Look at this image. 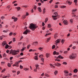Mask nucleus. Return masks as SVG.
Masks as SVG:
<instances>
[{
	"label": "nucleus",
	"instance_id": "nucleus-38",
	"mask_svg": "<svg viewBox=\"0 0 78 78\" xmlns=\"http://www.w3.org/2000/svg\"><path fill=\"white\" fill-rule=\"evenodd\" d=\"M63 64H65V65H67V62H64L63 63Z\"/></svg>",
	"mask_w": 78,
	"mask_h": 78
},
{
	"label": "nucleus",
	"instance_id": "nucleus-8",
	"mask_svg": "<svg viewBox=\"0 0 78 78\" xmlns=\"http://www.w3.org/2000/svg\"><path fill=\"white\" fill-rule=\"evenodd\" d=\"M63 23L64 25H67V24H68V23L67 22V20H64L63 21Z\"/></svg>",
	"mask_w": 78,
	"mask_h": 78
},
{
	"label": "nucleus",
	"instance_id": "nucleus-19",
	"mask_svg": "<svg viewBox=\"0 0 78 78\" xmlns=\"http://www.w3.org/2000/svg\"><path fill=\"white\" fill-rule=\"evenodd\" d=\"M6 43L5 42V41H4L3 42V43H2V46H4L5 45H6Z\"/></svg>",
	"mask_w": 78,
	"mask_h": 78
},
{
	"label": "nucleus",
	"instance_id": "nucleus-23",
	"mask_svg": "<svg viewBox=\"0 0 78 78\" xmlns=\"http://www.w3.org/2000/svg\"><path fill=\"white\" fill-rule=\"evenodd\" d=\"M43 14L45 13V8H44L43 10Z\"/></svg>",
	"mask_w": 78,
	"mask_h": 78
},
{
	"label": "nucleus",
	"instance_id": "nucleus-37",
	"mask_svg": "<svg viewBox=\"0 0 78 78\" xmlns=\"http://www.w3.org/2000/svg\"><path fill=\"white\" fill-rule=\"evenodd\" d=\"M68 3H69V5H71V4H72V2H71L69 1L68 2Z\"/></svg>",
	"mask_w": 78,
	"mask_h": 78
},
{
	"label": "nucleus",
	"instance_id": "nucleus-54",
	"mask_svg": "<svg viewBox=\"0 0 78 78\" xmlns=\"http://www.w3.org/2000/svg\"><path fill=\"white\" fill-rule=\"evenodd\" d=\"M20 55L21 56H23V52H21L20 53Z\"/></svg>",
	"mask_w": 78,
	"mask_h": 78
},
{
	"label": "nucleus",
	"instance_id": "nucleus-63",
	"mask_svg": "<svg viewBox=\"0 0 78 78\" xmlns=\"http://www.w3.org/2000/svg\"><path fill=\"white\" fill-rule=\"evenodd\" d=\"M19 73H20V71H18L17 72V75H19Z\"/></svg>",
	"mask_w": 78,
	"mask_h": 78
},
{
	"label": "nucleus",
	"instance_id": "nucleus-36",
	"mask_svg": "<svg viewBox=\"0 0 78 78\" xmlns=\"http://www.w3.org/2000/svg\"><path fill=\"white\" fill-rule=\"evenodd\" d=\"M57 36H58V35H57V34H55L54 35L55 38H56V37H57Z\"/></svg>",
	"mask_w": 78,
	"mask_h": 78
},
{
	"label": "nucleus",
	"instance_id": "nucleus-52",
	"mask_svg": "<svg viewBox=\"0 0 78 78\" xmlns=\"http://www.w3.org/2000/svg\"><path fill=\"white\" fill-rule=\"evenodd\" d=\"M13 58V57H10V60H12V59Z\"/></svg>",
	"mask_w": 78,
	"mask_h": 78
},
{
	"label": "nucleus",
	"instance_id": "nucleus-1",
	"mask_svg": "<svg viewBox=\"0 0 78 78\" xmlns=\"http://www.w3.org/2000/svg\"><path fill=\"white\" fill-rule=\"evenodd\" d=\"M37 28V26L34 24H30V26L29 27V28L33 31L36 30Z\"/></svg>",
	"mask_w": 78,
	"mask_h": 78
},
{
	"label": "nucleus",
	"instance_id": "nucleus-9",
	"mask_svg": "<svg viewBox=\"0 0 78 78\" xmlns=\"http://www.w3.org/2000/svg\"><path fill=\"white\" fill-rule=\"evenodd\" d=\"M53 54L54 55H59V52H57L56 51H54Z\"/></svg>",
	"mask_w": 78,
	"mask_h": 78
},
{
	"label": "nucleus",
	"instance_id": "nucleus-64",
	"mask_svg": "<svg viewBox=\"0 0 78 78\" xmlns=\"http://www.w3.org/2000/svg\"><path fill=\"white\" fill-rule=\"evenodd\" d=\"M50 66H51V67H55V66H53L51 64H50Z\"/></svg>",
	"mask_w": 78,
	"mask_h": 78
},
{
	"label": "nucleus",
	"instance_id": "nucleus-4",
	"mask_svg": "<svg viewBox=\"0 0 78 78\" xmlns=\"http://www.w3.org/2000/svg\"><path fill=\"white\" fill-rule=\"evenodd\" d=\"M30 31L28 29H27L23 33V34H26L27 35L28 33H30Z\"/></svg>",
	"mask_w": 78,
	"mask_h": 78
},
{
	"label": "nucleus",
	"instance_id": "nucleus-3",
	"mask_svg": "<svg viewBox=\"0 0 78 78\" xmlns=\"http://www.w3.org/2000/svg\"><path fill=\"white\" fill-rule=\"evenodd\" d=\"M76 53H72L71 55H69V57L70 59H75V58H76Z\"/></svg>",
	"mask_w": 78,
	"mask_h": 78
},
{
	"label": "nucleus",
	"instance_id": "nucleus-17",
	"mask_svg": "<svg viewBox=\"0 0 78 78\" xmlns=\"http://www.w3.org/2000/svg\"><path fill=\"white\" fill-rule=\"evenodd\" d=\"M22 19H23V20L25 19V18H26V15H23L22 16Z\"/></svg>",
	"mask_w": 78,
	"mask_h": 78
},
{
	"label": "nucleus",
	"instance_id": "nucleus-7",
	"mask_svg": "<svg viewBox=\"0 0 78 78\" xmlns=\"http://www.w3.org/2000/svg\"><path fill=\"white\" fill-rule=\"evenodd\" d=\"M52 17L54 20H57L58 19L57 18H56V17H57V15L52 16Z\"/></svg>",
	"mask_w": 78,
	"mask_h": 78
},
{
	"label": "nucleus",
	"instance_id": "nucleus-32",
	"mask_svg": "<svg viewBox=\"0 0 78 78\" xmlns=\"http://www.w3.org/2000/svg\"><path fill=\"white\" fill-rule=\"evenodd\" d=\"M55 48V45H54L52 46V49H54V48Z\"/></svg>",
	"mask_w": 78,
	"mask_h": 78
},
{
	"label": "nucleus",
	"instance_id": "nucleus-28",
	"mask_svg": "<svg viewBox=\"0 0 78 78\" xmlns=\"http://www.w3.org/2000/svg\"><path fill=\"white\" fill-rule=\"evenodd\" d=\"M77 11V9H74L72 10V12H75Z\"/></svg>",
	"mask_w": 78,
	"mask_h": 78
},
{
	"label": "nucleus",
	"instance_id": "nucleus-44",
	"mask_svg": "<svg viewBox=\"0 0 78 78\" xmlns=\"http://www.w3.org/2000/svg\"><path fill=\"white\" fill-rule=\"evenodd\" d=\"M41 60L42 61H43V62H44V59L43 58H41Z\"/></svg>",
	"mask_w": 78,
	"mask_h": 78
},
{
	"label": "nucleus",
	"instance_id": "nucleus-34",
	"mask_svg": "<svg viewBox=\"0 0 78 78\" xmlns=\"http://www.w3.org/2000/svg\"><path fill=\"white\" fill-rule=\"evenodd\" d=\"M66 7L64 5H62L61 7V8H65Z\"/></svg>",
	"mask_w": 78,
	"mask_h": 78
},
{
	"label": "nucleus",
	"instance_id": "nucleus-15",
	"mask_svg": "<svg viewBox=\"0 0 78 78\" xmlns=\"http://www.w3.org/2000/svg\"><path fill=\"white\" fill-rule=\"evenodd\" d=\"M60 40H61L60 39H58L57 41H55L56 44H57V43H59V41H60Z\"/></svg>",
	"mask_w": 78,
	"mask_h": 78
},
{
	"label": "nucleus",
	"instance_id": "nucleus-13",
	"mask_svg": "<svg viewBox=\"0 0 78 78\" xmlns=\"http://www.w3.org/2000/svg\"><path fill=\"white\" fill-rule=\"evenodd\" d=\"M25 48H26V47H23V48L21 50V51H23L25 50Z\"/></svg>",
	"mask_w": 78,
	"mask_h": 78
},
{
	"label": "nucleus",
	"instance_id": "nucleus-24",
	"mask_svg": "<svg viewBox=\"0 0 78 78\" xmlns=\"http://www.w3.org/2000/svg\"><path fill=\"white\" fill-rule=\"evenodd\" d=\"M46 56L47 58H48V57H49V54L48 53L46 54Z\"/></svg>",
	"mask_w": 78,
	"mask_h": 78
},
{
	"label": "nucleus",
	"instance_id": "nucleus-53",
	"mask_svg": "<svg viewBox=\"0 0 78 78\" xmlns=\"http://www.w3.org/2000/svg\"><path fill=\"white\" fill-rule=\"evenodd\" d=\"M41 56H43V55H41L39 56V57L41 58Z\"/></svg>",
	"mask_w": 78,
	"mask_h": 78
},
{
	"label": "nucleus",
	"instance_id": "nucleus-48",
	"mask_svg": "<svg viewBox=\"0 0 78 78\" xmlns=\"http://www.w3.org/2000/svg\"><path fill=\"white\" fill-rule=\"evenodd\" d=\"M44 25H45V23H44V22H43L42 23V26H44Z\"/></svg>",
	"mask_w": 78,
	"mask_h": 78
},
{
	"label": "nucleus",
	"instance_id": "nucleus-56",
	"mask_svg": "<svg viewBox=\"0 0 78 78\" xmlns=\"http://www.w3.org/2000/svg\"><path fill=\"white\" fill-rule=\"evenodd\" d=\"M0 40H2V39H3V37H0Z\"/></svg>",
	"mask_w": 78,
	"mask_h": 78
},
{
	"label": "nucleus",
	"instance_id": "nucleus-43",
	"mask_svg": "<svg viewBox=\"0 0 78 78\" xmlns=\"http://www.w3.org/2000/svg\"><path fill=\"white\" fill-rule=\"evenodd\" d=\"M22 44V42H19L18 44V45H20Z\"/></svg>",
	"mask_w": 78,
	"mask_h": 78
},
{
	"label": "nucleus",
	"instance_id": "nucleus-5",
	"mask_svg": "<svg viewBox=\"0 0 78 78\" xmlns=\"http://www.w3.org/2000/svg\"><path fill=\"white\" fill-rule=\"evenodd\" d=\"M12 19H14V22H16L18 19H17V18L15 17L14 16H13L12 17Z\"/></svg>",
	"mask_w": 78,
	"mask_h": 78
},
{
	"label": "nucleus",
	"instance_id": "nucleus-46",
	"mask_svg": "<svg viewBox=\"0 0 78 78\" xmlns=\"http://www.w3.org/2000/svg\"><path fill=\"white\" fill-rule=\"evenodd\" d=\"M64 40H62V41H61L62 43L63 44V43H64Z\"/></svg>",
	"mask_w": 78,
	"mask_h": 78
},
{
	"label": "nucleus",
	"instance_id": "nucleus-14",
	"mask_svg": "<svg viewBox=\"0 0 78 78\" xmlns=\"http://www.w3.org/2000/svg\"><path fill=\"white\" fill-rule=\"evenodd\" d=\"M44 75L45 76H47V77H50V75L47 73H45Z\"/></svg>",
	"mask_w": 78,
	"mask_h": 78
},
{
	"label": "nucleus",
	"instance_id": "nucleus-59",
	"mask_svg": "<svg viewBox=\"0 0 78 78\" xmlns=\"http://www.w3.org/2000/svg\"><path fill=\"white\" fill-rule=\"evenodd\" d=\"M29 51H30L31 52V51H33V49H30L29 50Z\"/></svg>",
	"mask_w": 78,
	"mask_h": 78
},
{
	"label": "nucleus",
	"instance_id": "nucleus-60",
	"mask_svg": "<svg viewBox=\"0 0 78 78\" xmlns=\"http://www.w3.org/2000/svg\"><path fill=\"white\" fill-rule=\"evenodd\" d=\"M77 75H73V76H74V77H76Z\"/></svg>",
	"mask_w": 78,
	"mask_h": 78
},
{
	"label": "nucleus",
	"instance_id": "nucleus-21",
	"mask_svg": "<svg viewBox=\"0 0 78 78\" xmlns=\"http://www.w3.org/2000/svg\"><path fill=\"white\" fill-rule=\"evenodd\" d=\"M73 72H74V73H77L78 72V70H77V69H75L74 70Z\"/></svg>",
	"mask_w": 78,
	"mask_h": 78
},
{
	"label": "nucleus",
	"instance_id": "nucleus-35",
	"mask_svg": "<svg viewBox=\"0 0 78 78\" xmlns=\"http://www.w3.org/2000/svg\"><path fill=\"white\" fill-rule=\"evenodd\" d=\"M50 40V38H48L47 39V42H49V41Z\"/></svg>",
	"mask_w": 78,
	"mask_h": 78
},
{
	"label": "nucleus",
	"instance_id": "nucleus-18",
	"mask_svg": "<svg viewBox=\"0 0 78 78\" xmlns=\"http://www.w3.org/2000/svg\"><path fill=\"white\" fill-rule=\"evenodd\" d=\"M17 11H20V7H16Z\"/></svg>",
	"mask_w": 78,
	"mask_h": 78
},
{
	"label": "nucleus",
	"instance_id": "nucleus-29",
	"mask_svg": "<svg viewBox=\"0 0 78 78\" xmlns=\"http://www.w3.org/2000/svg\"><path fill=\"white\" fill-rule=\"evenodd\" d=\"M72 15H73V17H75L76 16V15H75V13L73 12L72 13Z\"/></svg>",
	"mask_w": 78,
	"mask_h": 78
},
{
	"label": "nucleus",
	"instance_id": "nucleus-45",
	"mask_svg": "<svg viewBox=\"0 0 78 78\" xmlns=\"http://www.w3.org/2000/svg\"><path fill=\"white\" fill-rule=\"evenodd\" d=\"M45 22H47V21H48V18H46L45 20Z\"/></svg>",
	"mask_w": 78,
	"mask_h": 78
},
{
	"label": "nucleus",
	"instance_id": "nucleus-10",
	"mask_svg": "<svg viewBox=\"0 0 78 78\" xmlns=\"http://www.w3.org/2000/svg\"><path fill=\"white\" fill-rule=\"evenodd\" d=\"M20 62H19L17 61V62H15V64H16V67H19V64Z\"/></svg>",
	"mask_w": 78,
	"mask_h": 78
},
{
	"label": "nucleus",
	"instance_id": "nucleus-33",
	"mask_svg": "<svg viewBox=\"0 0 78 78\" xmlns=\"http://www.w3.org/2000/svg\"><path fill=\"white\" fill-rule=\"evenodd\" d=\"M23 67L22 66H21V65H20V69H22V68H23Z\"/></svg>",
	"mask_w": 78,
	"mask_h": 78
},
{
	"label": "nucleus",
	"instance_id": "nucleus-26",
	"mask_svg": "<svg viewBox=\"0 0 78 78\" xmlns=\"http://www.w3.org/2000/svg\"><path fill=\"white\" fill-rule=\"evenodd\" d=\"M54 73L55 74V75H56L57 74H58V71H55L54 72Z\"/></svg>",
	"mask_w": 78,
	"mask_h": 78
},
{
	"label": "nucleus",
	"instance_id": "nucleus-25",
	"mask_svg": "<svg viewBox=\"0 0 78 78\" xmlns=\"http://www.w3.org/2000/svg\"><path fill=\"white\" fill-rule=\"evenodd\" d=\"M8 47H9V46L8 45H5V49H7V48H8Z\"/></svg>",
	"mask_w": 78,
	"mask_h": 78
},
{
	"label": "nucleus",
	"instance_id": "nucleus-27",
	"mask_svg": "<svg viewBox=\"0 0 78 78\" xmlns=\"http://www.w3.org/2000/svg\"><path fill=\"white\" fill-rule=\"evenodd\" d=\"M34 59H35V60H37V59H38V58H37V56H35Z\"/></svg>",
	"mask_w": 78,
	"mask_h": 78
},
{
	"label": "nucleus",
	"instance_id": "nucleus-6",
	"mask_svg": "<svg viewBox=\"0 0 78 78\" xmlns=\"http://www.w3.org/2000/svg\"><path fill=\"white\" fill-rule=\"evenodd\" d=\"M64 72L65 74H65L66 76H67L69 75V74H68V73H69V71L65 70V71H64Z\"/></svg>",
	"mask_w": 78,
	"mask_h": 78
},
{
	"label": "nucleus",
	"instance_id": "nucleus-50",
	"mask_svg": "<svg viewBox=\"0 0 78 78\" xmlns=\"http://www.w3.org/2000/svg\"><path fill=\"white\" fill-rule=\"evenodd\" d=\"M6 52L7 53H8L9 52V50H7Z\"/></svg>",
	"mask_w": 78,
	"mask_h": 78
},
{
	"label": "nucleus",
	"instance_id": "nucleus-61",
	"mask_svg": "<svg viewBox=\"0 0 78 78\" xmlns=\"http://www.w3.org/2000/svg\"><path fill=\"white\" fill-rule=\"evenodd\" d=\"M54 14L55 15H58V13L56 12H55V13H54Z\"/></svg>",
	"mask_w": 78,
	"mask_h": 78
},
{
	"label": "nucleus",
	"instance_id": "nucleus-11",
	"mask_svg": "<svg viewBox=\"0 0 78 78\" xmlns=\"http://www.w3.org/2000/svg\"><path fill=\"white\" fill-rule=\"evenodd\" d=\"M55 65L56 66H61V64L58 63H55Z\"/></svg>",
	"mask_w": 78,
	"mask_h": 78
},
{
	"label": "nucleus",
	"instance_id": "nucleus-47",
	"mask_svg": "<svg viewBox=\"0 0 78 78\" xmlns=\"http://www.w3.org/2000/svg\"><path fill=\"white\" fill-rule=\"evenodd\" d=\"M43 49V48H41V47H39L38 48V49H39V50H42V49Z\"/></svg>",
	"mask_w": 78,
	"mask_h": 78
},
{
	"label": "nucleus",
	"instance_id": "nucleus-39",
	"mask_svg": "<svg viewBox=\"0 0 78 78\" xmlns=\"http://www.w3.org/2000/svg\"><path fill=\"white\" fill-rule=\"evenodd\" d=\"M31 46V45H30V44H29L27 46V48L28 49L30 48V47Z\"/></svg>",
	"mask_w": 78,
	"mask_h": 78
},
{
	"label": "nucleus",
	"instance_id": "nucleus-51",
	"mask_svg": "<svg viewBox=\"0 0 78 78\" xmlns=\"http://www.w3.org/2000/svg\"><path fill=\"white\" fill-rule=\"evenodd\" d=\"M16 38H13V42H15V41H16Z\"/></svg>",
	"mask_w": 78,
	"mask_h": 78
},
{
	"label": "nucleus",
	"instance_id": "nucleus-42",
	"mask_svg": "<svg viewBox=\"0 0 78 78\" xmlns=\"http://www.w3.org/2000/svg\"><path fill=\"white\" fill-rule=\"evenodd\" d=\"M7 77H8V76H3V78H6Z\"/></svg>",
	"mask_w": 78,
	"mask_h": 78
},
{
	"label": "nucleus",
	"instance_id": "nucleus-16",
	"mask_svg": "<svg viewBox=\"0 0 78 78\" xmlns=\"http://www.w3.org/2000/svg\"><path fill=\"white\" fill-rule=\"evenodd\" d=\"M38 9L39 12H42V10H41V7H38Z\"/></svg>",
	"mask_w": 78,
	"mask_h": 78
},
{
	"label": "nucleus",
	"instance_id": "nucleus-49",
	"mask_svg": "<svg viewBox=\"0 0 78 78\" xmlns=\"http://www.w3.org/2000/svg\"><path fill=\"white\" fill-rule=\"evenodd\" d=\"M70 22H71V23H72V22H73V20L72 19H70Z\"/></svg>",
	"mask_w": 78,
	"mask_h": 78
},
{
	"label": "nucleus",
	"instance_id": "nucleus-40",
	"mask_svg": "<svg viewBox=\"0 0 78 78\" xmlns=\"http://www.w3.org/2000/svg\"><path fill=\"white\" fill-rule=\"evenodd\" d=\"M24 70L27 71V70H28V68H24Z\"/></svg>",
	"mask_w": 78,
	"mask_h": 78
},
{
	"label": "nucleus",
	"instance_id": "nucleus-30",
	"mask_svg": "<svg viewBox=\"0 0 78 78\" xmlns=\"http://www.w3.org/2000/svg\"><path fill=\"white\" fill-rule=\"evenodd\" d=\"M36 8H37V6L36 5H34V10H36Z\"/></svg>",
	"mask_w": 78,
	"mask_h": 78
},
{
	"label": "nucleus",
	"instance_id": "nucleus-41",
	"mask_svg": "<svg viewBox=\"0 0 78 78\" xmlns=\"http://www.w3.org/2000/svg\"><path fill=\"white\" fill-rule=\"evenodd\" d=\"M12 34H13L12 33V32L10 33L9 34V35L10 36H12Z\"/></svg>",
	"mask_w": 78,
	"mask_h": 78
},
{
	"label": "nucleus",
	"instance_id": "nucleus-62",
	"mask_svg": "<svg viewBox=\"0 0 78 78\" xmlns=\"http://www.w3.org/2000/svg\"><path fill=\"white\" fill-rule=\"evenodd\" d=\"M5 18V16H2L1 18V19H3V18Z\"/></svg>",
	"mask_w": 78,
	"mask_h": 78
},
{
	"label": "nucleus",
	"instance_id": "nucleus-31",
	"mask_svg": "<svg viewBox=\"0 0 78 78\" xmlns=\"http://www.w3.org/2000/svg\"><path fill=\"white\" fill-rule=\"evenodd\" d=\"M8 67H11V64L9 63L8 64Z\"/></svg>",
	"mask_w": 78,
	"mask_h": 78
},
{
	"label": "nucleus",
	"instance_id": "nucleus-12",
	"mask_svg": "<svg viewBox=\"0 0 78 78\" xmlns=\"http://www.w3.org/2000/svg\"><path fill=\"white\" fill-rule=\"evenodd\" d=\"M57 58H60V59H63V58H64V57L62 56L61 55H59L57 57Z\"/></svg>",
	"mask_w": 78,
	"mask_h": 78
},
{
	"label": "nucleus",
	"instance_id": "nucleus-2",
	"mask_svg": "<svg viewBox=\"0 0 78 78\" xmlns=\"http://www.w3.org/2000/svg\"><path fill=\"white\" fill-rule=\"evenodd\" d=\"M19 51L20 50L19 49H18L16 51V50H11V53L12 55H16L18 54V53L19 52Z\"/></svg>",
	"mask_w": 78,
	"mask_h": 78
},
{
	"label": "nucleus",
	"instance_id": "nucleus-57",
	"mask_svg": "<svg viewBox=\"0 0 78 78\" xmlns=\"http://www.w3.org/2000/svg\"><path fill=\"white\" fill-rule=\"evenodd\" d=\"M5 69H3L2 71V72L3 73V72H5Z\"/></svg>",
	"mask_w": 78,
	"mask_h": 78
},
{
	"label": "nucleus",
	"instance_id": "nucleus-20",
	"mask_svg": "<svg viewBox=\"0 0 78 78\" xmlns=\"http://www.w3.org/2000/svg\"><path fill=\"white\" fill-rule=\"evenodd\" d=\"M48 28H51V25L50 24H48Z\"/></svg>",
	"mask_w": 78,
	"mask_h": 78
},
{
	"label": "nucleus",
	"instance_id": "nucleus-58",
	"mask_svg": "<svg viewBox=\"0 0 78 78\" xmlns=\"http://www.w3.org/2000/svg\"><path fill=\"white\" fill-rule=\"evenodd\" d=\"M74 2H75V3H77V0H74Z\"/></svg>",
	"mask_w": 78,
	"mask_h": 78
},
{
	"label": "nucleus",
	"instance_id": "nucleus-22",
	"mask_svg": "<svg viewBox=\"0 0 78 78\" xmlns=\"http://www.w3.org/2000/svg\"><path fill=\"white\" fill-rule=\"evenodd\" d=\"M33 44H34V45H37V44H38V42H34L33 43Z\"/></svg>",
	"mask_w": 78,
	"mask_h": 78
},
{
	"label": "nucleus",
	"instance_id": "nucleus-55",
	"mask_svg": "<svg viewBox=\"0 0 78 78\" xmlns=\"http://www.w3.org/2000/svg\"><path fill=\"white\" fill-rule=\"evenodd\" d=\"M34 72H37V69H36H36H34Z\"/></svg>",
	"mask_w": 78,
	"mask_h": 78
}]
</instances>
